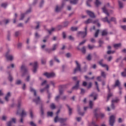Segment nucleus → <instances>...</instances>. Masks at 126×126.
<instances>
[{"label": "nucleus", "mask_w": 126, "mask_h": 126, "mask_svg": "<svg viewBox=\"0 0 126 126\" xmlns=\"http://www.w3.org/2000/svg\"><path fill=\"white\" fill-rule=\"evenodd\" d=\"M93 113L94 114V116L96 119V121L99 118H101V119H104V118H105V114L100 112L99 108H95Z\"/></svg>", "instance_id": "obj_1"}, {"label": "nucleus", "mask_w": 126, "mask_h": 126, "mask_svg": "<svg viewBox=\"0 0 126 126\" xmlns=\"http://www.w3.org/2000/svg\"><path fill=\"white\" fill-rule=\"evenodd\" d=\"M67 121V118H59V116H56V117L54 119L55 123H58V121L61 124L60 126H67L65 122Z\"/></svg>", "instance_id": "obj_2"}, {"label": "nucleus", "mask_w": 126, "mask_h": 126, "mask_svg": "<svg viewBox=\"0 0 126 126\" xmlns=\"http://www.w3.org/2000/svg\"><path fill=\"white\" fill-rule=\"evenodd\" d=\"M21 70L23 72L22 76H25L27 74H28V68L25 65L23 64L21 67Z\"/></svg>", "instance_id": "obj_3"}, {"label": "nucleus", "mask_w": 126, "mask_h": 126, "mask_svg": "<svg viewBox=\"0 0 126 126\" xmlns=\"http://www.w3.org/2000/svg\"><path fill=\"white\" fill-rule=\"evenodd\" d=\"M75 63L76 64V67L74 70V73H76V71H80L81 72V65L78 63L77 61H75Z\"/></svg>", "instance_id": "obj_4"}, {"label": "nucleus", "mask_w": 126, "mask_h": 126, "mask_svg": "<svg viewBox=\"0 0 126 126\" xmlns=\"http://www.w3.org/2000/svg\"><path fill=\"white\" fill-rule=\"evenodd\" d=\"M115 122H116V116L111 115L109 118V125L110 126H114Z\"/></svg>", "instance_id": "obj_5"}, {"label": "nucleus", "mask_w": 126, "mask_h": 126, "mask_svg": "<svg viewBox=\"0 0 126 126\" xmlns=\"http://www.w3.org/2000/svg\"><path fill=\"white\" fill-rule=\"evenodd\" d=\"M78 35H80L82 38H85L87 35V27L85 28V32H78Z\"/></svg>", "instance_id": "obj_6"}, {"label": "nucleus", "mask_w": 126, "mask_h": 126, "mask_svg": "<svg viewBox=\"0 0 126 126\" xmlns=\"http://www.w3.org/2000/svg\"><path fill=\"white\" fill-rule=\"evenodd\" d=\"M44 76H46L47 78H52L53 77H55L56 76V74L54 72L48 73L46 72L45 73L43 74Z\"/></svg>", "instance_id": "obj_7"}, {"label": "nucleus", "mask_w": 126, "mask_h": 126, "mask_svg": "<svg viewBox=\"0 0 126 126\" xmlns=\"http://www.w3.org/2000/svg\"><path fill=\"white\" fill-rule=\"evenodd\" d=\"M103 62H104V60L101 59L100 61L98 62V63L101 65L102 67H106V70H109V66L106 64H103Z\"/></svg>", "instance_id": "obj_8"}, {"label": "nucleus", "mask_w": 126, "mask_h": 126, "mask_svg": "<svg viewBox=\"0 0 126 126\" xmlns=\"http://www.w3.org/2000/svg\"><path fill=\"white\" fill-rule=\"evenodd\" d=\"M120 86H121V82L119 80H117L115 81V85H113L112 86V89H115L116 87H119L121 88Z\"/></svg>", "instance_id": "obj_9"}, {"label": "nucleus", "mask_w": 126, "mask_h": 126, "mask_svg": "<svg viewBox=\"0 0 126 126\" xmlns=\"http://www.w3.org/2000/svg\"><path fill=\"white\" fill-rule=\"evenodd\" d=\"M31 11H32V9L30 8L29 10H27L26 13L21 14V18L20 19V20H23V19H24L25 14H27V13H30V12H31Z\"/></svg>", "instance_id": "obj_10"}, {"label": "nucleus", "mask_w": 126, "mask_h": 126, "mask_svg": "<svg viewBox=\"0 0 126 126\" xmlns=\"http://www.w3.org/2000/svg\"><path fill=\"white\" fill-rule=\"evenodd\" d=\"M16 124V118H12V121H10L7 123V126H12V123Z\"/></svg>", "instance_id": "obj_11"}, {"label": "nucleus", "mask_w": 126, "mask_h": 126, "mask_svg": "<svg viewBox=\"0 0 126 126\" xmlns=\"http://www.w3.org/2000/svg\"><path fill=\"white\" fill-rule=\"evenodd\" d=\"M65 87V85H60L59 86V94L60 95H63V88Z\"/></svg>", "instance_id": "obj_12"}, {"label": "nucleus", "mask_w": 126, "mask_h": 126, "mask_svg": "<svg viewBox=\"0 0 126 126\" xmlns=\"http://www.w3.org/2000/svg\"><path fill=\"white\" fill-rule=\"evenodd\" d=\"M87 13L91 18H95V17H96L94 13L91 11L87 10Z\"/></svg>", "instance_id": "obj_13"}, {"label": "nucleus", "mask_w": 126, "mask_h": 126, "mask_svg": "<svg viewBox=\"0 0 126 126\" xmlns=\"http://www.w3.org/2000/svg\"><path fill=\"white\" fill-rule=\"evenodd\" d=\"M37 68H38V63L36 62L33 64V69L32 70L33 73L37 72Z\"/></svg>", "instance_id": "obj_14"}, {"label": "nucleus", "mask_w": 126, "mask_h": 126, "mask_svg": "<svg viewBox=\"0 0 126 126\" xmlns=\"http://www.w3.org/2000/svg\"><path fill=\"white\" fill-rule=\"evenodd\" d=\"M64 4H63V2L62 4V7H59L58 5L56 6V8H55V11L56 12H59V11H61L62 10V8L63 7V6Z\"/></svg>", "instance_id": "obj_15"}, {"label": "nucleus", "mask_w": 126, "mask_h": 126, "mask_svg": "<svg viewBox=\"0 0 126 126\" xmlns=\"http://www.w3.org/2000/svg\"><path fill=\"white\" fill-rule=\"evenodd\" d=\"M5 57L8 61H12L13 56L12 55H8V52L6 54Z\"/></svg>", "instance_id": "obj_16"}, {"label": "nucleus", "mask_w": 126, "mask_h": 126, "mask_svg": "<svg viewBox=\"0 0 126 126\" xmlns=\"http://www.w3.org/2000/svg\"><path fill=\"white\" fill-rule=\"evenodd\" d=\"M79 82H80L79 81H77L75 85L72 88L73 90L74 89H76V90H77V89H78V88H79Z\"/></svg>", "instance_id": "obj_17"}, {"label": "nucleus", "mask_w": 126, "mask_h": 126, "mask_svg": "<svg viewBox=\"0 0 126 126\" xmlns=\"http://www.w3.org/2000/svg\"><path fill=\"white\" fill-rule=\"evenodd\" d=\"M77 112L79 115H80V116H84V112H81L80 110V106H79V105H77Z\"/></svg>", "instance_id": "obj_18"}, {"label": "nucleus", "mask_w": 126, "mask_h": 126, "mask_svg": "<svg viewBox=\"0 0 126 126\" xmlns=\"http://www.w3.org/2000/svg\"><path fill=\"white\" fill-rule=\"evenodd\" d=\"M11 96V94H10V92H8L5 97V100L6 101V102H8L9 97Z\"/></svg>", "instance_id": "obj_19"}, {"label": "nucleus", "mask_w": 126, "mask_h": 126, "mask_svg": "<svg viewBox=\"0 0 126 126\" xmlns=\"http://www.w3.org/2000/svg\"><path fill=\"white\" fill-rule=\"evenodd\" d=\"M113 47L114 48H115V49H116V50H118L119 48H121V47H122V43H119L114 44Z\"/></svg>", "instance_id": "obj_20"}, {"label": "nucleus", "mask_w": 126, "mask_h": 126, "mask_svg": "<svg viewBox=\"0 0 126 126\" xmlns=\"http://www.w3.org/2000/svg\"><path fill=\"white\" fill-rule=\"evenodd\" d=\"M102 11L104 12V13H105V14H106V15H107V16H110V14H109V12H108V10L106 9V6H104L102 8Z\"/></svg>", "instance_id": "obj_21"}, {"label": "nucleus", "mask_w": 126, "mask_h": 126, "mask_svg": "<svg viewBox=\"0 0 126 126\" xmlns=\"http://www.w3.org/2000/svg\"><path fill=\"white\" fill-rule=\"evenodd\" d=\"M102 21L103 22H107L108 24H110L111 23V21H109V20L108 19V17H105V18H102Z\"/></svg>", "instance_id": "obj_22"}, {"label": "nucleus", "mask_w": 126, "mask_h": 126, "mask_svg": "<svg viewBox=\"0 0 126 126\" xmlns=\"http://www.w3.org/2000/svg\"><path fill=\"white\" fill-rule=\"evenodd\" d=\"M40 112H41V116H44V108H43V104H41Z\"/></svg>", "instance_id": "obj_23"}, {"label": "nucleus", "mask_w": 126, "mask_h": 126, "mask_svg": "<svg viewBox=\"0 0 126 126\" xmlns=\"http://www.w3.org/2000/svg\"><path fill=\"white\" fill-rule=\"evenodd\" d=\"M62 24H63V28H65V27H67V26H68V24H69V22H64L62 23Z\"/></svg>", "instance_id": "obj_24"}, {"label": "nucleus", "mask_w": 126, "mask_h": 126, "mask_svg": "<svg viewBox=\"0 0 126 126\" xmlns=\"http://www.w3.org/2000/svg\"><path fill=\"white\" fill-rule=\"evenodd\" d=\"M63 29V27L61 25L57 26L56 28V29L58 31H60Z\"/></svg>", "instance_id": "obj_25"}, {"label": "nucleus", "mask_w": 126, "mask_h": 126, "mask_svg": "<svg viewBox=\"0 0 126 126\" xmlns=\"http://www.w3.org/2000/svg\"><path fill=\"white\" fill-rule=\"evenodd\" d=\"M27 113L26 112H25V110H23L22 111V113L20 115L21 117H22V118H24V117H26L27 115Z\"/></svg>", "instance_id": "obj_26"}, {"label": "nucleus", "mask_w": 126, "mask_h": 126, "mask_svg": "<svg viewBox=\"0 0 126 126\" xmlns=\"http://www.w3.org/2000/svg\"><path fill=\"white\" fill-rule=\"evenodd\" d=\"M102 36H106L108 35V31L107 30H104L102 32Z\"/></svg>", "instance_id": "obj_27"}, {"label": "nucleus", "mask_w": 126, "mask_h": 126, "mask_svg": "<svg viewBox=\"0 0 126 126\" xmlns=\"http://www.w3.org/2000/svg\"><path fill=\"white\" fill-rule=\"evenodd\" d=\"M40 96L37 97V99H33V101L38 104L40 102Z\"/></svg>", "instance_id": "obj_28"}, {"label": "nucleus", "mask_w": 126, "mask_h": 126, "mask_svg": "<svg viewBox=\"0 0 126 126\" xmlns=\"http://www.w3.org/2000/svg\"><path fill=\"white\" fill-rule=\"evenodd\" d=\"M58 46H59L58 44H54L53 47H52V49H51V50L52 51H56L57 50V48H58Z\"/></svg>", "instance_id": "obj_29"}, {"label": "nucleus", "mask_w": 126, "mask_h": 126, "mask_svg": "<svg viewBox=\"0 0 126 126\" xmlns=\"http://www.w3.org/2000/svg\"><path fill=\"white\" fill-rule=\"evenodd\" d=\"M66 107H67L68 109V111H69V116H70V115H71V114H72V109H71L70 108V107H69L68 106V104H66Z\"/></svg>", "instance_id": "obj_30"}, {"label": "nucleus", "mask_w": 126, "mask_h": 126, "mask_svg": "<svg viewBox=\"0 0 126 126\" xmlns=\"http://www.w3.org/2000/svg\"><path fill=\"white\" fill-rule=\"evenodd\" d=\"M30 91L31 92H33L34 96H37V93L36 92V90L33 89V88L32 87L30 88Z\"/></svg>", "instance_id": "obj_31"}, {"label": "nucleus", "mask_w": 126, "mask_h": 126, "mask_svg": "<svg viewBox=\"0 0 126 126\" xmlns=\"http://www.w3.org/2000/svg\"><path fill=\"white\" fill-rule=\"evenodd\" d=\"M47 93L48 99V100H50V99H51V97H52V94L49 91V90H47Z\"/></svg>", "instance_id": "obj_32"}, {"label": "nucleus", "mask_w": 126, "mask_h": 126, "mask_svg": "<svg viewBox=\"0 0 126 126\" xmlns=\"http://www.w3.org/2000/svg\"><path fill=\"white\" fill-rule=\"evenodd\" d=\"M78 1V0H70V3L71 4H76Z\"/></svg>", "instance_id": "obj_33"}, {"label": "nucleus", "mask_w": 126, "mask_h": 126, "mask_svg": "<svg viewBox=\"0 0 126 126\" xmlns=\"http://www.w3.org/2000/svg\"><path fill=\"white\" fill-rule=\"evenodd\" d=\"M112 96H113V94L111 93L110 92H109V93L108 94L106 102H108V101H109V100H110V97H112Z\"/></svg>", "instance_id": "obj_34"}, {"label": "nucleus", "mask_w": 126, "mask_h": 126, "mask_svg": "<svg viewBox=\"0 0 126 126\" xmlns=\"http://www.w3.org/2000/svg\"><path fill=\"white\" fill-rule=\"evenodd\" d=\"M92 19H88L87 21L84 22V23H85V24H89V23H92Z\"/></svg>", "instance_id": "obj_35"}, {"label": "nucleus", "mask_w": 126, "mask_h": 126, "mask_svg": "<svg viewBox=\"0 0 126 126\" xmlns=\"http://www.w3.org/2000/svg\"><path fill=\"white\" fill-rule=\"evenodd\" d=\"M56 29L54 28H52L51 30H47V31L48 32L49 34H52V32H54V31H55V30Z\"/></svg>", "instance_id": "obj_36"}, {"label": "nucleus", "mask_w": 126, "mask_h": 126, "mask_svg": "<svg viewBox=\"0 0 126 126\" xmlns=\"http://www.w3.org/2000/svg\"><path fill=\"white\" fill-rule=\"evenodd\" d=\"M93 0H87L86 3H87V6H89V7H90V6H91V5H90V2H92V1Z\"/></svg>", "instance_id": "obj_37"}, {"label": "nucleus", "mask_w": 126, "mask_h": 126, "mask_svg": "<svg viewBox=\"0 0 126 126\" xmlns=\"http://www.w3.org/2000/svg\"><path fill=\"white\" fill-rule=\"evenodd\" d=\"M118 3H119V7H120V8H123V5H124V4L123 3V2H122L120 0H118Z\"/></svg>", "instance_id": "obj_38"}, {"label": "nucleus", "mask_w": 126, "mask_h": 126, "mask_svg": "<svg viewBox=\"0 0 126 126\" xmlns=\"http://www.w3.org/2000/svg\"><path fill=\"white\" fill-rule=\"evenodd\" d=\"M95 3L96 6H97V7H98V6H99V5H100L101 2H100V1H99V0H96Z\"/></svg>", "instance_id": "obj_39"}, {"label": "nucleus", "mask_w": 126, "mask_h": 126, "mask_svg": "<svg viewBox=\"0 0 126 126\" xmlns=\"http://www.w3.org/2000/svg\"><path fill=\"white\" fill-rule=\"evenodd\" d=\"M119 101H120V99H119V98H117L116 99H113L111 101V103L115 104V103H118Z\"/></svg>", "instance_id": "obj_40"}, {"label": "nucleus", "mask_w": 126, "mask_h": 126, "mask_svg": "<svg viewBox=\"0 0 126 126\" xmlns=\"http://www.w3.org/2000/svg\"><path fill=\"white\" fill-rule=\"evenodd\" d=\"M8 79L9 80V81H10V82H12V81L13 80V78L12 77L11 75H10V74H9Z\"/></svg>", "instance_id": "obj_41"}, {"label": "nucleus", "mask_w": 126, "mask_h": 126, "mask_svg": "<svg viewBox=\"0 0 126 126\" xmlns=\"http://www.w3.org/2000/svg\"><path fill=\"white\" fill-rule=\"evenodd\" d=\"M45 52H46L47 53H48V54H51V53H52V49H48V48H46L45 49Z\"/></svg>", "instance_id": "obj_42"}, {"label": "nucleus", "mask_w": 126, "mask_h": 126, "mask_svg": "<svg viewBox=\"0 0 126 126\" xmlns=\"http://www.w3.org/2000/svg\"><path fill=\"white\" fill-rule=\"evenodd\" d=\"M1 6L4 8H6V6H7V3H2L1 4Z\"/></svg>", "instance_id": "obj_43"}, {"label": "nucleus", "mask_w": 126, "mask_h": 126, "mask_svg": "<svg viewBox=\"0 0 126 126\" xmlns=\"http://www.w3.org/2000/svg\"><path fill=\"white\" fill-rule=\"evenodd\" d=\"M50 108L52 109V110H54V109H56V105H55V103H52L50 105Z\"/></svg>", "instance_id": "obj_44"}, {"label": "nucleus", "mask_w": 126, "mask_h": 126, "mask_svg": "<svg viewBox=\"0 0 126 126\" xmlns=\"http://www.w3.org/2000/svg\"><path fill=\"white\" fill-rule=\"evenodd\" d=\"M81 51L83 54H85V53H86V49L85 48V46H83Z\"/></svg>", "instance_id": "obj_45"}, {"label": "nucleus", "mask_w": 126, "mask_h": 126, "mask_svg": "<svg viewBox=\"0 0 126 126\" xmlns=\"http://www.w3.org/2000/svg\"><path fill=\"white\" fill-rule=\"evenodd\" d=\"M121 75L123 76V77H126V69H125V71L122 72L121 73Z\"/></svg>", "instance_id": "obj_46"}, {"label": "nucleus", "mask_w": 126, "mask_h": 126, "mask_svg": "<svg viewBox=\"0 0 126 126\" xmlns=\"http://www.w3.org/2000/svg\"><path fill=\"white\" fill-rule=\"evenodd\" d=\"M101 75L103 78H106V73L105 72L101 71Z\"/></svg>", "instance_id": "obj_47"}, {"label": "nucleus", "mask_w": 126, "mask_h": 126, "mask_svg": "<svg viewBox=\"0 0 126 126\" xmlns=\"http://www.w3.org/2000/svg\"><path fill=\"white\" fill-rule=\"evenodd\" d=\"M86 59L88 61H91V60H92L91 54H89L88 56L87 57Z\"/></svg>", "instance_id": "obj_48"}, {"label": "nucleus", "mask_w": 126, "mask_h": 126, "mask_svg": "<svg viewBox=\"0 0 126 126\" xmlns=\"http://www.w3.org/2000/svg\"><path fill=\"white\" fill-rule=\"evenodd\" d=\"M60 98H61V95H58L56 97H55V100L57 102H59V101H60Z\"/></svg>", "instance_id": "obj_49"}, {"label": "nucleus", "mask_w": 126, "mask_h": 126, "mask_svg": "<svg viewBox=\"0 0 126 126\" xmlns=\"http://www.w3.org/2000/svg\"><path fill=\"white\" fill-rule=\"evenodd\" d=\"M110 21H114V22H115V24H117V20L116 18L115 17H112L110 20Z\"/></svg>", "instance_id": "obj_50"}, {"label": "nucleus", "mask_w": 126, "mask_h": 126, "mask_svg": "<svg viewBox=\"0 0 126 126\" xmlns=\"http://www.w3.org/2000/svg\"><path fill=\"white\" fill-rule=\"evenodd\" d=\"M89 106H90V108L91 109H93V102L92 101V100L90 101Z\"/></svg>", "instance_id": "obj_51"}, {"label": "nucleus", "mask_w": 126, "mask_h": 126, "mask_svg": "<svg viewBox=\"0 0 126 126\" xmlns=\"http://www.w3.org/2000/svg\"><path fill=\"white\" fill-rule=\"evenodd\" d=\"M99 32H100L99 30H97V31H96L95 34H94V36L95 37V38H97V37H98V35H99Z\"/></svg>", "instance_id": "obj_52"}, {"label": "nucleus", "mask_w": 126, "mask_h": 126, "mask_svg": "<svg viewBox=\"0 0 126 126\" xmlns=\"http://www.w3.org/2000/svg\"><path fill=\"white\" fill-rule=\"evenodd\" d=\"M53 115H54V113H53V112H47V116H48V117H53Z\"/></svg>", "instance_id": "obj_53"}, {"label": "nucleus", "mask_w": 126, "mask_h": 126, "mask_svg": "<svg viewBox=\"0 0 126 126\" xmlns=\"http://www.w3.org/2000/svg\"><path fill=\"white\" fill-rule=\"evenodd\" d=\"M20 34V31H17L15 32V37H18L19 35Z\"/></svg>", "instance_id": "obj_54"}, {"label": "nucleus", "mask_w": 126, "mask_h": 126, "mask_svg": "<svg viewBox=\"0 0 126 126\" xmlns=\"http://www.w3.org/2000/svg\"><path fill=\"white\" fill-rule=\"evenodd\" d=\"M22 83L21 80H18L16 81L15 84L17 85H20V84Z\"/></svg>", "instance_id": "obj_55"}, {"label": "nucleus", "mask_w": 126, "mask_h": 126, "mask_svg": "<svg viewBox=\"0 0 126 126\" xmlns=\"http://www.w3.org/2000/svg\"><path fill=\"white\" fill-rule=\"evenodd\" d=\"M77 29H78V28H77V27H72L71 28V31H77Z\"/></svg>", "instance_id": "obj_56"}, {"label": "nucleus", "mask_w": 126, "mask_h": 126, "mask_svg": "<svg viewBox=\"0 0 126 126\" xmlns=\"http://www.w3.org/2000/svg\"><path fill=\"white\" fill-rule=\"evenodd\" d=\"M96 121H93L92 122V126H99V125H97L96 124Z\"/></svg>", "instance_id": "obj_57"}, {"label": "nucleus", "mask_w": 126, "mask_h": 126, "mask_svg": "<svg viewBox=\"0 0 126 126\" xmlns=\"http://www.w3.org/2000/svg\"><path fill=\"white\" fill-rule=\"evenodd\" d=\"M7 40L10 41V32L9 31H8Z\"/></svg>", "instance_id": "obj_58"}, {"label": "nucleus", "mask_w": 126, "mask_h": 126, "mask_svg": "<svg viewBox=\"0 0 126 126\" xmlns=\"http://www.w3.org/2000/svg\"><path fill=\"white\" fill-rule=\"evenodd\" d=\"M91 87H92V83L90 82V83H89L87 88H88V89H90V88H91Z\"/></svg>", "instance_id": "obj_59"}, {"label": "nucleus", "mask_w": 126, "mask_h": 126, "mask_svg": "<svg viewBox=\"0 0 126 126\" xmlns=\"http://www.w3.org/2000/svg\"><path fill=\"white\" fill-rule=\"evenodd\" d=\"M84 93H85V90H84V89H81L80 94L83 95L84 94Z\"/></svg>", "instance_id": "obj_60"}, {"label": "nucleus", "mask_w": 126, "mask_h": 126, "mask_svg": "<svg viewBox=\"0 0 126 126\" xmlns=\"http://www.w3.org/2000/svg\"><path fill=\"white\" fill-rule=\"evenodd\" d=\"M41 63L42 64H46V59H41Z\"/></svg>", "instance_id": "obj_61"}, {"label": "nucleus", "mask_w": 126, "mask_h": 126, "mask_svg": "<svg viewBox=\"0 0 126 126\" xmlns=\"http://www.w3.org/2000/svg\"><path fill=\"white\" fill-rule=\"evenodd\" d=\"M44 0H42L41 2L39 4V6L40 7H42L43 6V5H44Z\"/></svg>", "instance_id": "obj_62"}, {"label": "nucleus", "mask_w": 126, "mask_h": 126, "mask_svg": "<svg viewBox=\"0 0 126 126\" xmlns=\"http://www.w3.org/2000/svg\"><path fill=\"white\" fill-rule=\"evenodd\" d=\"M121 28L123 29V30H124L125 31H126V26L124 25V26H121Z\"/></svg>", "instance_id": "obj_63"}, {"label": "nucleus", "mask_w": 126, "mask_h": 126, "mask_svg": "<svg viewBox=\"0 0 126 126\" xmlns=\"http://www.w3.org/2000/svg\"><path fill=\"white\" fill-rule=\"evenodd\" d=\"M30 125L31 126H37V125H36V124H35V123L32 121L30 122Z\"/></svg>", "instance_id": "obj_64"}]
</instances>
